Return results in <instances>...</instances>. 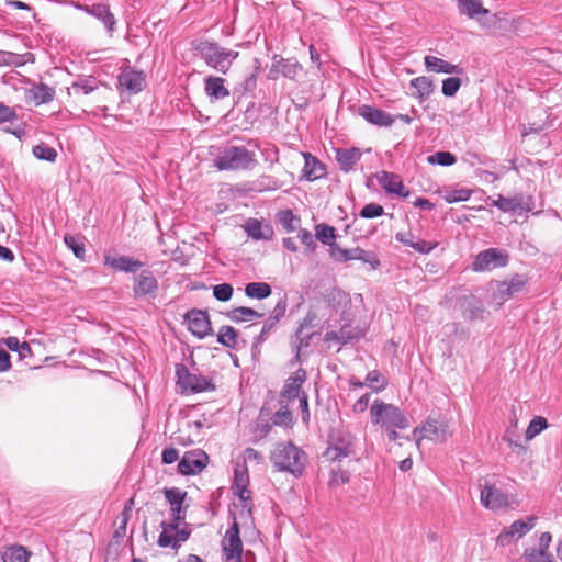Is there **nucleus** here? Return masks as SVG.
<instances>
[{
    "label": "nucleus",
    "mask_w": 562,
    "mask_h": 562,
    "mask_svg": "<svg viewBox=\"0 0 562 562\" xmlns=\"http://www.w3.org/2000/svg\"><path fill=\"white\" fill-rule=\"evenodd\" d=\"M270 460L279 471L289 472L299 477L305 470L307 456L301 448L288 441L276 445Z\"/></svg>",
    "instance_id": "obj_2"
},
{
    "label": "nucleus",
    "mask_w": 562,
    "mask_h": 562,
    "mask_svg": "<svg viewBox=\"0 0 562 562\" xmlns=\"http://www.w3.org/2000/svg\"><path fill=\"white\" fill-rule=\"evenodd\" d=\"M304 158L303 177L308 181H315L326 176V166L311 153H302Z\"/></svg>",
    "instance_id": "obj_25"
},
{
    "label": "nucleus",
    "mask_w": 562,
    "mask_h": 562,
    "mask_svg": "<svg viewBox=\"0 0 562 562\" xmlns=\"http://www.w3.org/2000/svg\"><path fill=\"white\" fill-rule=\"evenodd\" d=\"M249 476L246 467H237L234 471L233 491L240 501H250V491L248 490Z\"/></svg>",
    "instance_id": "obj_30"
},
{
    "label": "nucleus",
    "mask_w": 562,
    "mask_h": 562,
    "mask_svg": "<svg viewBox=\"0 0 562 562\" xmlns=\"http://www.w3.org/2000/svg\"><path fill=\"white\" fill-rule=\"evenodd\" d=\"M547 554L543 551L537 549H530L525 551V558L527 562H542Z\"/></svg>",
    "instance_id": "obj_64"
},
{
    "label": "nucleus",
    "mask_w": 562,
    "mask_h": 562,
    "mask_svg": "<svg viewBox=\"0 0 562 562\" xmlns=\"http://www.w3.org/2000/svg\"><path fill=\"white\" fill-rule=\"evenodd\" d=\"M366 383L374 392H380L387 386V380L378 370L370 371L366 376Z\"/></svg>",
    "instance_id": "obj_43"
},
{
    "label": "nucleus",
    "mask_w": 562,
    "mask_h": 562,
    "mask_svg": "<svg viewBox=\"0 0 562 562\" xmlns=\"http://www.w3.org/2000/svg\"><path fill=\"white\" fill-rule=\"evenodd\" d=\"M280 409L272 416L274 425H289L292 423V413L286 401L280 400Z\"/></svg>",
    "instance_id": "obj_48"
},
{
    "label": "nucleus",
    "mask_w": 562,
    "mask_h": 562,
    "mask_svg": "<svg viewBox=\"0 0 562 562\" xmlns=\"http://www.w3.org/2000/svg\"><path fill=\"white\" fill-rule=\"evenodd\" d=\"M209 456L201 449L187 451L178 463V472L182 475H194L202 472Z\"/></svg>",
    "instance_id": "obj_16"
},
{
    "label": "nucleus",
    "mask_w": 562,
    "mask_h": 562,
    "mask_svg": "<svg viewBox=\"0 0 562 562\" xmlns=\"http://www.w3.org/2000/svg\"><path fill=\"white\" fill-rule=\"evenodd\" d=\"M217 342L226 348L235 349L238 344V330L228 325L222 326L217 333Z\"/></svg>",
    "instance_id": "obj_36"
},
{
    "label": "nucleus",
    "mask_w": 562,
    "mask_h": 562,
    "mask_svg": "<svg viewBox=\"0 0 562 562\" xmlns=\"http://www.w3.org/2000/svg\"><path fill=\"white\" fill-rule=\"evenodd\" d=\"M191 46L209 67L222 74H226L233 61L239 56L237 50L225 48L217 42L207 40H194L191 42Z\"/></svg>",
    "instance_id": "obj_1"
},
{
    "label": "nucleus",
    "mask_w": 562,
    "mask_h": 562,
    "mask_svg": "<svg viewBox=\"0 0 562 562\" xmlns=\"http://www.w3.org/2000/svg\"><path fill=\"white\" fill-rule=\"evenodd\" d=\"M461 315L469 322L483 321L486 310L481 299L474 294H462L456 302Z\"/></svg>",
    "instance_id": "obj_11"
},
{
    "label": "nucleus",
    "mask_w": 562,
    "mask_h": 562,
    "mask_svg": "<svg viewBox=\"0 0 562 562\" xmlns=\"http://www.w3.org/2000/svg\"><path fill=\"white\" fill-rule=\"evenodd\" d=\"M183 318L188 324V329L199 339H203L213 334L211 321L206 311L192 308L184 314Z\"/></svg>",
    "instance_id": "obj_12"
},
{
    "label": "nucleus",
    "mask_w": 562,
    "mask_h": 562,
    "mask_svg": "<svg viewBox=\"0 0 562 562\" xmlns=\"http://www.w3.org/2000/svg\"><path fill=\"white\" fill-rule=\"evenodd\" d=\"M509 256L506 250L499 248H488L480 251L473 263L474 271H491L496 268L507 266Z\"/></svg>",
    "instance_id": "obj_10"
},
{
    "label": "nucleus",
    "mask_w": 562,
    "mask_h": 562,
    "mask_svg": "<svg viewBox=\"0 0 562 562\" xmlns=\"http://www.w3.org/2000/svg\"><path fill=\"white\" fill-rule=\"evenodd\" d=\"M272 293L270 284L266 282H250L245 286V294L249 299L265 300Z\"/></svg>",
    "instance_id": "obj_35"
},
{
    "label": "nucleus",
    "mask_w": 562,
    "mask_h": 562,
    "mask_svg": "<svg viewBox=\"0 0 562 562\" xmlns=\"http://www.w3.org/2000/svg\"><path fill=\"white\" fill-rule=\"evenodd\" d=\"M527 277L522 274H515L509 280L498 281L496 283V291L494 293V297L499 300L501 303L509 300L515 294L522 291L525 285L527 284Z\"/></svg>",
    "instance_id": "obj_18"
},
{
    "label": "nucleus",
    "mask_w": 562,
    "mask_h": 562,
    "mask_svg": "<svg viewBox=\"0 0 562 562\" xmlns=\"http://www.w3.org/2000/svg\"><path fill=\"white\" fill-rule=\"evenodd\" d=\"M30 553L22 546H13L2 554L3 562H27Z\"/></svg>",
    "instance_id": "obj_42"
},
{
    "label": "nucleus",
    "mask_w": 562,
    "mask_h": 562,
    "mask_svg": "<svg viewBox=\"0 0 562 562\" xmlns=\"http://www.w3.org/2000/svg\"><path fill=\"white\" fill-rule=\"evenodd\" d=\"M222 551L225 562H243V541L240 539L239 524L235 517L222 540Z\"/></svg>",
    "instance_id": "obj_8"
},
{
    "label": "nucleus",
    "mask_w": 562,
    "mask_h": 562,
    "mask_svg": "<svg viewBox=\"0 0 562 562\" xmlns=\"http://www.w3.org/2000/svg\"><path fill=\"white\" fill-rule=\"evenodd\" d=\"M471 196V191L468 190V189H457V190H452L450 191L447 195H446V201L448 203H454V202H463V201H468Z\"/></svg>",
    "instance_id": "obj_58"
},
{
    "label": "nucleus",
    "mask_w": 562,
    "mask_h": 562,
    "mask_svg": "<svg viewBox=\"0 0 562 562\" xmlns=\"http://www.w3.org/2000/svg\"><path fill=\"white\" fill-rule=\"evenodd\" d=\"M279 223L288 233L295 232L301 223V218L293 214L291 210H283L277 214Z\"/></svg>",
    "instance_id": "obj_40"
},
{
    "label": "nucleus",
    "mask_w": 562,
    "mask_h": 562,
    "mask_svg": "<svg viewBox=\"0 0 562 562\" xmlns=\"http://www.w3.org/2000/svg\"><path fill=\"white\" fill-rule=\"evenodd\" d=\"M98 88L97 80L94 78H79L74 81L71 89L75 93L89 94Z\"/></svg>",
    "instance_id": "obj_45"
},
{
    "label": "nucleus",
    "mask_w": 562,
    "mask_h": 562,
    "mask_svg": "<svg viewBox=\"0 0 562 562\" xmlns=\"http://www.w3.org/2000/svg\"><path fill=\"white\" fill-rule=\"evenodd\" d=\"M33 155L41 160L54 162L57 158V151L45 143L35 145L32 149Z\"/></svg>",
    "instance_id": "obj_44"
},
{
    "label": "nucleus",
    "mask_w": 562,
    "mask_h": 562,
    "mask_svg": "<svg viewBox=\"0 0 562 562\" xmlns=\"http://www.w3.org/2000/svg\"><path fill=\"white\" fill-rule=\"evenodd\" d=\"M203 81L204 92L211 102L221 101L229 97L231 92L224 78L210 75Z\"/></svg>",
    "instance_id": "obj_21"
},
{
    "label": "nucleus",
    "mask_w": 562,
    "mask_h": 562,
    "mask_svg": "<svg viewBox=\"0 0 562 562\" xmlns=\"http://www.w3.org/2000/svg\"><path fill=\"white\" fill-rule=\"evenodd\" d=\"M330 257L335 261L344 262L349 260H361L366 263H369L373 269L380 267V260L378 257L371 252L367 251L360 247H356L352 249H342L339 245L333 246V251H330Z\"/></svg>",
    "instance_id": "obj_14"
},
{
    "label": "nucleus",
    "mask_w": 562,
    "mask_h": 562,
    "mask_svg": "<svg viewBox=\"0 0 562 562\" xmlns=\"http://www.w3.org/2000/svg\"><path fill=\"white\" fill-rule=\"evenodd\" d=\"M146 75L144 71L125 67L117 77V89L128 94H137L144 89Z\"/></svg>",
    "instance_id": "obj_15"
},
{
    "label": "nucleus",
    "mask_w": 562,
    "mask_h": 562,
    "mask_svg": "<svg viewBox=\"0 0 562 562\" xmlns=\"http://www.w3.org/2000/svg\"><path fill=\"white\" fill-rule=\"evenodd\" d=\"M286 307H288L286 299L285 297L280 299L277 302V304L274 305V308H273L272 314L270 315V317H272L273 319L280 322V319L282 317H284V315H285Z\"/></svg>",
    "instance_id": "obj_62"
},
{
    "label": "nucleus",
    "mask_w": 562,
    "mask_h": 562,
    "mask_svg": "<svg viewBox=\"0 0 562 562\" xmlns=\"http://www.w3.org/2000/svg\"><path fill=\"white\" fill-rule=\"evenodd\" d=\"M512 435L513 434L509 430H507L503 437V440L508 443L512 451L515 452L516 454H518V456L525 454L527 452V447H525L518 440L513 439Z\"/></svg>",
    "instance_id": "obj_59"
},
{
    "label": "nucleus",
    "mask_w": 562,
    "mask_h": 562,
    "mask_svg": "<svg viewBox=\"0 0 562 562\" xmlns=\"http://www.w3.org/2000/svg\"><path fill=\"white\" fill-rule=\"evenodd\" d=\"M411 87L416 89V97L422 100L428 98L435 89L432 80L425 76L413 79Z\"/></svg>",
    "instance_id": "obj_37"
},
{
    "label": "nucleus",
    "mask_w": 562,
    "mask_h": 562,
    "mask_svg": "<svg viewBox=\"0 0 562 562\" xmlns=\"http://www.w3.org/2000/svg\"><path fill=\"white\" fill-rule=\"evenodd\" d=\"M438 246L437 241L414 240L412 248L423 255L431 252Z\"/></svg>",
    "instance_id": "obj_61"
},
{
    "label": "nucleus",
    "mask_w": 562,
    "mask_h": 562,
    "mask_svg": "<svg viewBox=\"0 0 562 562\" xmlns=\"http://www.w3.org/2000/svg\"><path fill=\"white\" fill-rule=\"evenodd\" d=\"M313 318H311L308 315L300 323L299 327L295 331V342L294 347L295 349L306 348L310 345V340L313 336V334H306L304 333V329L306 327H310L312 325Z\"/></svg>",
    "instance_id": "obj_38"
},
{
    "label": "nucleus",
    "mask_w": 562,
    "mask_h": 562,
    "mask_svg": "<svg viewBox=\"0 0 562 562\" xmlns=\"http://www.w3.org/2000/svg\"><path fill=\"white\" fill-rule=\"evenodd\" d=\"M335 228L327 224H318L315 227V237L324 245H328L330 247V251H333V246L337 245L334 240L336 238Z\"/></svg>",
    "instance_id": "obj_39"
},
{
    "label": "nucleus",
    "mask_w": 562,
    "mask_h": 562,
    "mask_svg": "<svg viewBox=\"0 0 562 562\" xmlns=\"http://www.w3.org/2000/svg\"><path fill=\"white\" fill-rule=\"evenodd\" d=\"M177 384L182 393H202L206 391H215L216 386L211 378L195 374L183 363L176 366Z\"/></svg>",
    "instance_id": "obj_6"
},
{
    "label": "nucleus",
    "mask_w": 562,
    "mask_h": 562,
    "mask_svg": "<svg viewBox=\"0 0 562 562\" xmlns=\"http://www.w3.org/2000/svg\"><path fill=\"white\" fill-rule=\"evenodd\" d=\"M18 119V114L13 108L0 102V125L3 123H12Z\"/></svg>",
    "instance_id": "obj_60"
},
{
    "label": "nucleus",
    "mask_w": 562,
    "mask_h": 562,
    "mask_svg": "<svg viewBox=\"0 0 562 562\" xmlns=\"http://www.w3.org/2000/svg\"><path fill=\"white\" fill-rule=\"evenodd\" d=\"M259 66H256L254 71L249 74L243 82L239 83V90L241 93L251 92L257 88V76Z\"/></svg>",
    "instance_id": "obj_55"
},
{
    "label": "nucleus",
    "mask_w": 562,
    "mask_h": 562,
    "mask_svg": "<svg viewBox=\"0 0 562 562\" xmlns=\"http://www.w3.org/2000/svg\"><path fill=\"white\" fill-rule=\"evenodd\" d=\"M481 502L486 508L497 509L507 505V496L494 485L485 483L481 491Z\"/></svg>",
    "instance_id": "obj_23"
},
{
    "label": "nucleus",
    "mask_w": 562,
    "mask_h": 562,
    "mask_svg": "<svg viewBox=\"0 0 562 562\" xmlns=\"http://www.w3.org/2000/svg\"><path fill=\"white\" fill-rule=\"evenodd\" d=\"M99 21H101L109 33L110 36L113 35L116 29V19L114 14L111 12L110 7L103 3H94V9H92V15Z\"/></svg>",
    "instance_id": "obj_32"
},
{
    "label": "nucleus",
    "mask_w": 562,
    "mask_h": 562,
    "mask_svg": "<svg viewBox=\"0 0 562 562\" xmlns=\"http://www.w3.org/2000/svg\"><path fill=\"white\" fill-rule=\"evenodd\" d=\"M104 265L111 267L114 270L124 272H135L144 266L142 261L128 256H105Z\"/></svg>",
    "instance_id": "obj_29"
},
{
    "label": "nucleus",
    "mask_w": 562,
    "mask_h": 562,
    "mask_svg": "<svg viewBox=\"0 0 562 562\" xmlns=\"http://www.w3.org/2000/svg\"><path fill=\"white\" fill-rule=\"evenodd\" d=\"M413 436L417 447H419L423 439L442 443L452 436V432L449 430L447 422H439L437 418L429 416L422 426L414 429Z\"/></svg>",
    "instance_id": "obj_7"
},
{
    "label": "nucleus",
    "mask_w": 562,
    "mask_h": 562,
    "mask_svg": "<svg viewBox=\"0 0 562 562\" xmlns=\"http://www.w3.org/2000/svg\"><path fill=\"white\" fill-rule=\"evenodd\" d=\"M164 494L166 501L170 504V514H175L177 517H180V515H187L189 505L183 504L187 492L178 487H171L165 488Z\"/></svg>",
    "instance_id": "obj_27"
},
{
    "label": "nucleus",
    "mask_w": 562,
    "mask_h": 562,
    "mask_svg": "<svg viewBox=\"0 0 562 562\" xmlns=\"http://www.w3.org/2000/svg\"><path fill=\"white\" fill-rule=\"evenodd\" d=\"M336 160L339 165V169L344 172H350L355 169L357 162L361 159L362 153L359 148H337Z\"/></svg>",
    "instance_id": "obj_26"
},
{
    "label": "nucleus",
    "mask_w": 562,
    "mask_h": 562,
    "mask_svg": "<svg viewBox=\"0 0 562 562\" xmlns=\"http://www.w3.org/2000/svg\"><path fill=\"white\" fill-rule=\"evenodd\" d=\"M255 164V153L244 146L226 147L214 159V167L218 170H246L250 169Z\"/></svg>",
    "instance_id": "obj_3"
},
{
    "label": "nucleus",
    "mask_w": 562,
    "mask_h": 562,
    "mask_svg": "<svg viewBox=\"0 0 562 562\" xmlns=\"http://www.w3.org/2000/svg\"><path fill=\"white\" fill-rule=\"evenodd\" d=\"M493 205L503 212H516L518 210H522V202L519 196L504 198L499 195L497 200L493 201Z\"/></svg>",
    "instance_id": "obj_41"
},
{
    "label": "nucleus",
    "mask_w": 562,
    "mask_h": 562,
    "mask_svg": "<svg viewBox=\"0 0 562 562\" xmlns=\"http://www.w3.org/2000/svg\"><path fill=\"white\" fill-rule=\"evenodd\" d=\"M379 184L390 194L407 198L409 191L403 184L401 177L396 173L382 170L375 175Z\"/></svg>",
    "instance_id": "obj_20"
},
{
    "label": "nucleus",
    "mask_w": 562,
    "mask_h": 562,
    "mask_svg": "<svg viewBox=\"0 0 562 562\" xmlns=\"http://www.w3.org/2000/svg\"><path fill=\"white\" fill-rule=\"evenodd\" d=\"M278 323H279L278 321H276L269 316L265 321L259 335L257 337H255L254 347H257V346L261 345L262 342H265L268 339L270 333L276 329Z\"/></svg>",
    "instance_id": "obj_49"
},
{
    "label": "nucleus",
    "mask_w": 562,
    "mask_h": 562,
    "mask_svg": "<svg viewBox=\"0 0 562 562\" xmlns=\"http://www.w3.org/2000/svg\"><path fill=\"white\" fill-rule=\"evenodd\" d=\"M355 454V437L342 429H333L328 435V446L322 453L324 461L340 462Z\"/></svg>",
    "instance_id": "obj_4"
},
{
    "label": "nucleus",
    "mask_w": 562,
    "mask_h": 562,
    "mask_svg": "<svg viewBox=\"0 0 562 562\" xmlns=\"http://www.w3.org/2000/svg\"><path fill=\"white\" fill-rule=\"evenodd\" d=\"M546 428H548L547 419L544 417H541V416L535 417L530 422L529 426L526 429V434H525L526 439L527 440L533 439L537 435H539Z\"/></svg>",
    "instance_id": "obj_47"
},
{
    "label": "nucleus",
    "mask_w": 562,
    "mask_h": 562,
    "mask_svg": "<svg viewBox=\"0 0 562 562\" xmlns=\"http://www.w3.org/2000/svg\"><path fill=\"white\" fill-rule=\"evenodd\" d=\"M341 345H346L352 340H358L361 338L362 333L358 327H352L351 325H344L339 329Z\"/></svg>",
    "instance_id": "obj_50"
},
{
    "label": "nucleus",
    "mask_w": 562,
    "mask_h": 562,
    "mask_svg": "<svg viewBox=\"0 0 562 562\" xmlns=\"http://www.w3.org/2000/svg\"><path fill=\"white\" fill-rule=\"evenodd\" d=\"M234 289L229 283H221L213 286V295L217 301L227 302L233 296Z\"/></svg>",
    "instance_id": "obj_52"
},
{
    "label": "nucleus",
    "mask_w": 562,
    "mask_h": 562,
    "mask_svg": "<svg viewBox=\"0 0 562 562\" xmlns=\"http://www.w3.org/2000/svg\"><path fill=\"white\" fill-rule=\"evenodd\" d=\"M54 97L55 89L43 82L33 85L26 92V100L34 102L36 105L48 103L54 100Z\"/></svg>",
    "instance_id": "obj_31"
},
{
    "label": "nucleus",
    "mask_w": 562,
    "mask_h": 562,
    "mask_svg": "<svg viewBox=\"0 0 562 562\" xmlns=\"http://www.w3.org/2000/svg\"><path fill=\"white\" fill-rule=\"evenodd\" d=\"M384 213L383 207L376 203L366 204L360 211V216L363 218L379 217Z\"/></svg>",
    "instance_id": "obj_57"
},
{
    "label": "nucleus",
    "mask_w": 562,
    "mask_h": 562,
    "mask_svg": "<svg viewBox=\"0 0 562 562\" xmlns=\"http://www.w3.org/2000/svg\"><path fill=\"white\" fill-rule=\"evenodd\" d=\"M535 517L528 518V522L521 519L515 520L508 529L502 531L497 538L498 542L504 544L510 542L514 537L521 538L535 526Z\"/></svg>",
    "instance_id": "obj_24"
},
{
    "label": "nucleus",
    "mask_w": 562,
    "mask_h": 562,
    "mask_svg": "<svg viewBox=\"0 0 562 562\" xmlns=\"http://www.w3.org/2000/svg\"><path fill=\"white\" fill-rule=\"evenodd\" d=\"M160 527L161 532L157 540V544L160 548L178 550L191 536V527L189 524H184L181 530H177L172 524H167V521L164 520Z\"/></svg>",
    "instance_id": "obj_9"
},
{
    "label": "nucleus",
    "mask_w": 562,
    "mask_h": 562,
    "mask_svg": "<svg viewBox=\"0 0 562 562\" xmlns=\"http://www.w3.org/2000/svg\"><path fill=\"white\" fill-rule=\"evenodd\" d=\"M226 316L233 323L238 324V323L248 322V321H251L255 318H261V317H263V314L259 313L258 311H256L251 307L238 306V307H234L231 311H228L226 313Z\"/></svg>",
    "instance_id": "obj_34"
},
{
    "label": "nucleus",
    "mask_w": 562,
    "mask_h": 562,
    "mask_svg": "<svg viewBox=\"0 0 562 562\" xmlns=\"http://www.w3.org/2000/svg\"><path fill=\"white\" fill-rule=\"evenodd\" d=\"M425 67L428 71L442 72V74H460V67L458 65L450 64L436 56L428 55L424 59Z\"/></svg>",
    "instance_id": "obj_33"
},
{
    "label": "nucleus",
    "mask_w": 562,
    "mask_h": 562,
    "mask_svg": "<svg viewBox=\"0 0 562 562\" xmlns=\"http://www.w3.org/2000/svg\"><path fill=\"white\" fill-rule=\"evenodd\" d=\"M427 161L430 165H440L443 167H449L452 166L457 161V159L456 156L450 151H437L434 155H429L427 157Z\"/></svg>",
    "instance_id": "obj_46"
},
{
    "label": "nucleus",
    "mask_w": 562,
    "mask_h": 562,
    "mask_svg": "<svg viewBox=\"0 0 562 562\" xmlns=\"http://www.w3.org/2000/svg\"><path fill=\"white\" fill-rule=\"evenodd\" d=\"M305 380L306 371L301 368L285 380L280 393V400L290 402L297 398L301 395V387Z\"/></svg>",
    "instance_id": "obj_22"
},
{
    "label": "nucleus",
    "mask_w": 562,
    "mask_h": 562,
    "mask_svg": "<svg viewBox=\"0 0 562 562\" xmlns=\"http://www.w3.org/2000/svg\"><path fill=\"white\" fill-rule=\"evenodd\" d=\"M356 113L369 124L378 127H389L394 123L392 114L372 105L361 104L357 108Z\"/></svg>",
    "instance_id": "obj_19"
},
{
    "label": "nucleus",
    "mask_w": 562,
    "mask_h": 562,
    "mask_svg": "<svg viewBox=\"0 0 562 562\" xmlns=\"http://www.w3.org/2000/svg\"><path fill=\"white\" fill-rule=\"evenodd\" d=\"M370 414L373 424L381 425L386 429H405L409 427L408 418L393 404H386L376 400L370 408Z\"/></svg>",
    "instance_id": "obj_5"
},
{
    "label": "nucleus",
    "mask_w": 562,
    "mask_h": 562,
    "mask_svg": "<svg viewBox=\"0 0 562 562\" xmlns=\"http://www.w3.org/2000/svg\"><path fill=\"white\" fill-rule=\"evenodd\" d=\"M297 237L301 240V243L306 247L305 255L313 254L316 250L317 244L315 243V237L308 229L301 228L299 231Z\"/></svg>",
    "instance_id": "obj_51"
},
{
    "label": "nucleus",
    "mask_w": 562,
    "mask_h": 562,
    "mask_svg": "<svg viewBox=\"0 0 562 562\" xmlns=\"http://www.w3.org/2000/svg\"><path fill=\"white\" fill-rule=\"evenodd\" d=\"M131 517V509L126 506L123 512L121 513V524L120 526L115 529L114 533H113V539H115L116 541H119L120 539H122L125 533H126V526H127V521Z\"/></svg>",
    "instance_id": "obj_56"
},
{
    "label": "nucleus",
    "mask_w": 562,
    "mask_h": 562,
    "mask_svg": "<svg viewBox=\"0 0 562 562\" xmlns=\"http://www.w3.org/2000/svg\"><path fill=\"white\" fill-rule=\"evenodd\" d=\"M461 87V79L458 77H449L442 81V93L445 97L452 98Z\"/></svg>",
    "instance_id": "obj_53"
},
{
    "label": "nucleus",
    "mask_w": 562,
    "mask_h": 562,
    "mask_svg": "<svg viewBox=\"0 0 562 562\" xmlns=\"http://www.w3.org/2000/svg\"><path fill=\"white\" fill-rule=\"evenodd\" d=\"M64 241L78 259H83L86 250L82 243H80L75 236L68 234L65 235Z\"/></svg>",
    "instance_id": "obj_54"
},
{
    "label": "nucleus",
    "mask_w": 562,
    "mask_h": 562,
    "mask_svg": "<svg viewBox=\"0 0 562 562\" xmlns=\"http://www.w3.org/2000/svg\"><path fill=\"white\" fill-rule=\"evenodd\" d=\"M302 70L303 66L295 58H283L274 54L269 69V78L276 80L281 75L290 80H296Z\"/></svg>",
    "instance_id": "obj_13"
},
{
    "label": "nucleus",
    "mask_w": 562,
    "mask_h": 562,
    "mask_svg": "<svg viewBox=\"0 0 562 562\" xmlns=\"http://www.w3.org/2000/svg\"><path fill=\"white\" fill-rule=\"evenodd\" d=\"M179 459V451L173 447H168L162 450L161 461L164 464H171Z\"/></svg>",
    "instance_id": "obj_63"
},
{
    "label": "nucleus",
    "mask_w": 562,
    "mask_h": 562,
    "mask_svg": "<svg viewBox=\"0 0 562 562\" xmlns=\"http://www.w3.org/2000/svg\"><path fill=\"white\" fill-rule=\"evenodd\" d=\"M158 289L159 284L153 272L144 270L135 278L133 294L137 300L146 297L155 299L157 296Z\"/></svg>",
    "instance_id": "obj_17"
},
{
    "label": "nucleus",
    "mask_w": 562,
    "mask_h": 562,
    "mask_svg": "<svg viewBox=\"0 0 562 562\" xmlns=\"http://www.w3.org/2000/svg\"><path fill=\"white\" fill-rule=\"evenodd\" d=\"M244 228L247 235L255 240H271L274 234L270 224L263 225L257 218H249Z\"/></svg>",
    "instance_id": "obj_28"
}]
</instances>
